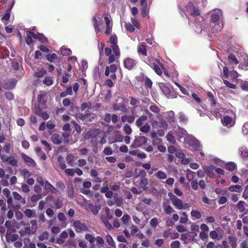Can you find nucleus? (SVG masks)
<instances>
[{
	"mask_svg": "<svg viewBox=\"0 0 248 248\" xmlns=\"http://www.w3.org/2000/svg\"><path fill=\"white\" fill-rule=\"evenodd\" d=\"M96 244L99 248H101L103 246L104 243V239L101 236H97L96 238Z\"/></svg>",
	"mask_w": 248,
	"mask_h": 248,
	"instance_id": "57",
	"label": "nucleus"
},
{
	"mask_svg": "<svg viewBox=\"0 0 248 248\" xmlns=\"http://www.w3.org/2000/svg\"><path fill=\"white\" fill-rule=\"evenodd\" d=\"M207 95L208 96L209 100L211 102V105L212 106L216 105L217 103L216 100L215 98L213 93L211 92H208L207 93Z\"/></svg>",
	"mask_w": 248,
	"mask_h": 248,
	"instance_id": "38",
	"label": "nucleus"
},
{
	"mask_svg": "<svg viewBox=\"0 0 248 248\" xmlns=\"http://www.w3.org/2000/svg\"><path fill=\"white\" fill-rule=\"evenodd\" d=\"M163 208L165 213L168 215L175 212L173 208L169 204L168 200L163 202Z\"/></svg>",
	"mask_w": 248,
	"mask_h": 248,
	"instance_id": "17",
	"label": "nucleus"
},
{
	"mask_svg": "<svg viewBox=\"0 0 248 248\" xmlns=\"http://www.w3.org/2000/svg\"><path fill=\"white\" fill-rule=\"evenodd\" d=\"M236 167V164L234 162H228L225 164L226 169L230 171H233L235 170Z\"/></svg>",
	"mask_w": 248,
	"mask_h": 248,
	"instance_id": "30",
	"label": "nucleus"
},
{
	"mask_svg": "<svg viewBox=\"0 0 248 248\" xmlns=\"http://www.w3.org/2000/svg\"><path fill=\"white\" fill-rule=\"evenodd\" d=\"M148 119V117L146 115H142L140 116L136 121V125L138 127H140V126H142V124H143V122L145 121H146Z\"/></svg>",
	"mask_w": 248,
	"mask_h": 248,
	"instance_id": "23",
	"label": "nucleus"
},
{
	"mask_svg": "<svg viewBox=\"0 0 248 248\" xmlns=\"http://www.w3.org/2000/svg\"><path fill=\"white\" fill-rule=\"evenodd\" d=\"M129 98L130 99V104L134 107V109H135L140 104V100L133 97H130Z\"/></svg>",
	"mask_w": 248,
	"mask_h": 248,
	"instance_id": "33",
	"label": "nucleus"
},
{
	"mask_svg": "<svg viewBox=\"0 0 248 248\" xmlns=\"http://www.w3.org/2000/svg\"><path fill=\"white\" fill-rule=\"evenodd\" d=\"M74 155L72 154H69L67 155L66 159V161L67 162V164L69 165L72 166H73V162L74 161Z\"/></svg>",
	"mask_w": 248,
	"mask_h": 248,
	"instance_id": "60",
	"label": "nucleus"
},
{
	"mask_svg": "<svg viewBox=\"0 0 248 248\" xmlns=\"http://www.w3.org/2000/svg\"><path fill=\"white\" fill-rule=\"evenodd\" d=\"M46 70L43 68H41L35 73V76L37 78H41L46 74Z\"/></svg>",
	"mask_w": 248,
	"mask_h": 248,
	"instance_id": "56",
	"label": "nucleus"
},
{
	"mask_svg": "<svg viewBox=\"0 0 248 248\" xmlns=\"http://www.w3.org/2000/svg\"><path fill=\"white\" fill-rule=\"evenodd\" d=\"M106 239L108 243L111 247H116L115 243L113 241L112 237L109 234H107L106 236Z\"/></svg>",
	"mask_w": 248,
	"mask_h": 248,
	"instance_id": "48",
	"label": "nucleus"
},
{
	"mask_svg": "<svg viewBox=\"0 0 248 248\" xmlns=\"http://www.w3.org/2000/svg\"><path fill=\"white\" fill-rule=\"evenodd\" d=\"M202 169L204 170L205 174L209 177V178H214L215 177V174L214 171H215V166L211 165H204L202 166Z\"/></svg>",
	"mask_w": 248,
	"mask_h": 248,
	"instance_id": "8",
	"label": "nucleus"
},
{
	"mask_svg": "<svg viewBox=\"0 0 248 248\" xmlns=\"http://www.w3.org/2000/svg\"><path fill=\"white\" fill-rule=\"evenodd\" d=\"M49 233L45 231L43 232L41 235L39 236V240L40 241H44V240H47L48 238Z\"/></svg>",
	"mask_w": 248,
	"mask_h": 248,
	"instance_id": "53",
	"label": "nucleus"
},
{
	"mask_svg": "<svg viewBox=\"0 0 248 248\" xmlns=\"http://www.w3.org/2000/svg\"><path fill=\"white\" fill-rule=\"evenodd\" d=\"M123 130L124 133L127 135H130L132 132L130 126L127 124H126L124 125Z\"/></svg>",
	"mask_w": 248,
	"mask_h": 248,
	"instance_id": "49",
	"label": "nucleus"
},
{
	"mask_svg": "<svg viewBox=\"0 0 248 248\" xmlns=\"http://www.w3.org/2000/svg\"><path fill=\"white\" fill-rule=\"evenodd\" d=\"M42 198V196L41 194H33L31 197V201L32 202H35L38 201L39 200Z\"/></svg>",
	"mask_w": 248,
	"mask_h": 248,
	"instance_id": "63",
	"label": "nucleus"
},
{
	"mask_svg": "<svg viewBox=\"0 0 248 248\" xmlns=\"http://www.w3.org/2000/svg\"><path fill=\"white\" fill-rule=\"evenodd\" d=\"M58 163L59 165V166L62 170L65 169L66 166L61 156H60L58 158Z\"/></svg>",
	"mask_w": 248,
	"mask_h": 248,
	"instance_id": "55",
	"label": "nucleus"
},
{
	"mask_svg": "<svg viewBox=\"0 0 248 248\" xmlns=\"http://www.w3.org/2000/svg\"><path fill=\"white\" fill-rule=\"evenodd\" d=\"M12 67L15 71H17L19 69V63L16 59L11 60Z\"/></svg>",
	"mask_w": 248,
	"mask_h": 248,
	"instance_id": "40",
	"label": "nucleus"
},
{
	"mask_svg": "<svg viewBox=\"0 0 248 248\" xmlns=\"http://www.w3.org/2000/svg\"><path fill=\"white\" fill-rule=\"evenodd\" d=\"M12 148V145L9 142H6L4 146L3 149L6 153H9L11 149Z\"/></svg>",
	"mask_w": 248,
	"mask_h": 248,
	"instance_id": "61",
	"label": "nucleus"
},
{
	"mask_svg": "<svg viewBox=\"0 0 248 248\" xmlns=\"http://www.w3.org/2000/svg\"><path fill=\"white\" fill-rule=\"evenodd\" d=\"M124 63L126 68L130 70L136 64L137 62L134 59L128 58L124 60Z\"/></svg>",
	"mask_w": 248,
	"mask_h": 248,
	"instance_id": "14",
	"label": "nucleus"
},
{
	"mask_svg": "<svg viewBox=\"0 0 248 248\" xmlns=\"http://www.w3.org/2000/svg\"><path fill=\"white\" fill-rule=\"evenodd\" d=\"M61 52L62 56H68L72 54V51L70 49L62 47L61 48Z\"/></svg>",
	"mask_w": 248,
	"mask_h": 248,
	"instance_id": "43",
	"label": "nucleus"
},
{
	"mask_svg": "<svg viewBox=\"0 0 248 248\" xmlns=\"http://www.w3.org/2000/svg\"><path fill=\"white\" fill-rule=\"evenodd\" d=\"M245 202L243 201H239L236 205L237 208L242 212L245 211V208L244 207Z\"/></svg>",
	"mask_w": 248,
	"mask_h": 248,
	"instance_id": "59",
	"label": "nucleus"
},
{
	"mask_svg": "<svg viewBox=\"0 0 248 248\" xmlns=\"http://www.w3.org/2000/svg\"><path fill=\"white\" fill-rule=\"evenodd\" d=\"M27 33H30L31 34L32 37L35 39H38L40 42L43 43H46L48 42V39L46 36H45L43 33H35L33 32L28 31Z\"/></svg>",
	"mask_w": 248,
	"mask_h": 248,
	"instance_id": "10",
	"label": "nucleus"
},
{
	"mask_svg": "<svg viewBox=\"0 0 248 248\" xmlns=\"http://www.w3.org/2000/svg\"><path fill=\"white\" fill-rule=\"evenodd\" d=\"M239 154L243 158L248 157V149L245 146L241 147L239 149Z\"/></svg>",
	"mask_w": 248,
	"mask_h": 248,
	"instance_id": "24",
	"label": "nucleus"
},
{
	"mask_svg": "<svg viewBox=\"0 0 248 248\" xmlns=\"http://www.w3.org/2000/svg\"><path fill=\"white\" fill-rule=\"evenodd\" d=\"M148 139L144 136H135L133 143L132 146L133 147H140L146 144Z\"/></svg>",
	"mask_w": 248,
	"mask_h": 248,
	"instance_id": "5",
	"label": "nucleus"
},
{
	"mask_svg": "<svg viewBox=\"0 0 248 248\" xmlns=\"http://www.w3.org/2000/svg\"><path fill=\"white\" fill-rule=\"evenodd\" d=\"M17 80L15 78L8 79L5 81L4 88L6 89H12L16 87Z\"/></svg>",
	"mask_w": 248,
	"mask_h": 248,
	"instance_id": "15",
	"label": "nucleus"
},
{
	"mask_svg": "<svg viewBox=\"0 0 248 248\" xmlns=\"http://www.w3.org/2000/svg\"><path fill=\"white\" fill-rule=\"evenodd\" d=\"M67 193L69 198H72L74 197V190L72 185L68 186Z\"/></svg>",
	"mask_w": 248,
	"mask_h": 248,
	"instance_id": "58",
	"label": "nucleus"
},
{
	"mask_svg": "<svg viewBox=\"0 0 248 248\" xmlns=\"http://www.w3.org/2000/svg\"><path fill=\"white\" fill-rule=\"evenodd\" d=\"M24 214L25 216L28 218L33 217L36 216L35 212H33L32 210L30 209H26L24 211Z\"/></svg>",
	"mask_w": 248,
	"mask_h": 248,
	"instance_id": "39",
	"label": "nucleus"
},
{
	"mask_svg": "<svg viewBox=\"0 0 248 248\" xmlns=\"http://www.w3.org/2000/svg\"><path fill=\"white\" fill-rule=\"evenodd\" d=\"M226 44L228 46V50L229 51H237V46H235V37L234 36L228 38L226 41Z\"/></svg>",
	"mask_w": 248,
	"mask_h": 248,
	"instance_id": "7",
	"label": "nucleus"
},
{
	"mask_svg": "<svg viewBox=\"0 0 248 248\" xmlns=\"http://www.w3.org/2000/svg\"><path fill=\"white\" fill-rule=\"evenodd\" d=\"M18 235L14 233L11 234L9 232V230H7L6 233V239L7 241L14 242L18 238Z\"/></svg>",
	"mask_w": 248,
	"mask_h": 248,
	"instance_id": "22",
	"label": "nucleus"
},
{
	"mask_svg": "<svg viewBox=\"0 0 248 248\" xmlns=\"http://www.w3.org/2000/svg\"><path fill=\"white\" fill-rule=\"evenodd\" d=\"M73 227L77 232H81L83 231H88V226L84 223H82L79 220H76L73 223Z\"/></svg>",
	"mask_w": 248,
	"mask_h": 248,
	"instance_id": "6",
	"label": "nucleus"
},
{
	"mask_svg": "<svg viewBox=\"0 0 248 248\" xmlns=\"http://www.w3.org/2000/svg\"><path fill=\"white\" fill-rule=\"evenodd\" d=\"M155 175L159 179H165L167 177V174L162 170L158 171L155 174Z\"/></svg>",
	"mask_w": 248,
	"mask_h": 248,
	"instance_id": "41",
	"label": "nucleus"
},
{
	"mask_svg": "<svg viewBox=\"0 0 248 248\" xmlns=\"http://www.w3.org/2000/svg\"><path fill=\"white\" fill-rule=\"evenodd\" d=\"M228 189L232 192L240 193L242 190V186L239 185L231 186L228 187Z\"/></svg>",
	"mask_w": 248,
	"mask_h": 248,
	"instance_id": "27",
	"label": "nucleus"
},
{
	"mask_svg": "<svg viewBox=\"0 0 248 248\" xmlns=\"http://www.w3.org/2000/svg\"><path fill=\"white\" fill-rule=\"evenodd\" d=\"M221 121L223 124L228 127L232 126L234 124L232 118L228 115L224 116L221 119Z\"/></svg>",
	"mask_w": 248,
	"mask_h": 248,
	"instance_id": "12",
	"label": "nucleus"
},
{
	"mask_svg": "<svg viewBox=\"0 0 248 248\" xmlns=\"http://www.w3.org/2000/svg\"><path fill=\"white\" fill-rule=\"evenodd\" d=\"M35 113L39 116H41L42 118L45 120H47L49 118L48 114L46 111L41 112L40 110H39V111H36Z\"/></svg>",
	"mask_w": 248,
	"mask_h": 248,
	"instance_id": "54",
	"label": "nucleus"
},
{
	"mask_svg": "<svg viewBox=\"0 0 248 248\" xmlns=\"http://www.w3.org/2000/svg\"><path fill=\"white\" fill-rule=\"evenodd\" d=\"M45 189L47 192H50L53 194L58 192L57 189L47 180L45 181Z\"/></svg>",
	"mask_w": 248,
	"mask_h": 248,
	"instance_id": "16",
	"label": "nucleus"
},
{
	"mask_svg": "<svg viewBox=\"0 0 248 248\" xmlns=\"http://www.w3.org/2000/svg\"><path fill=\"white\" fill-rule=\"evenodd\" d=\"M113 108L115 111H121L123 112H127L128 111L127 108L124 105L114 104Z\"/></svg>",
	"mask_w": 248,
	"mask_h": 248,
	"instance_id": "25",
	"label": "nucleus"
},
{
	"mask_svg": "<svg viewBox=\"0 0 248 248\" xmlns=\"http://www.w3.org/2000/svg\"><path fill=\"white\" fill-rule=\"evenodd\" d=\"M144 84L147 88H151L152 86L153 83L149 78L146 77L144 79Z\"/></svg>",
	"mask_w": 248,
	"mask_h": 248,
	"instance_id": "64",
	"label": "nucleus"
},
{
	"mask_svg": "<svg viewBox=\"0 0 248 248\" xmlns=\"http://www.w3.org/2000/svg\"><path fill=\"white\" fill-rule=\"evenodd\" d=\"M52 142L56 145L60 144L62 142V138L58 133L53 134L51 137Z\"/></svg>",
	"mask_w": 248,
	"mask_h": 248,
	"instance_id": "20",
	"label": "nucleus"
},
{
	"mask_svg": "<svg viewBox=\"0 0 248 248\" xmlns=\"http://www.w3.org/2000/svg\"><path fill=\"white\" fill-rule=\"evenodd\" d=\"M21 157L27 165L29 167H34L36 166V163L35 161L25 154L22 153L21 154Z\"/></svg>",
	"mask_w": 248,
	"mask_h": 248,
	"instance_id": "11",
	"label": "nucleus"
},
{
	"mask_svg": "<svg viewBox=\"0 0 248 248\" xmlns=\"http://www.w3.org/2000/svg\"><path fill=\"white\" fill-rule=\"evenodd\" d=\"M101 220L108 230H110L112 229V226L111 224L108 222V219L107 218H106L105 217H101Z\"/></svg>",
	"mask_w": 248,
	"mask_h": 248,
	"instance_id": "34",
	"label": "nucleus"
},
{
	"mask_svg": "<svg viewBox=\"0 0 248 248\" xmlns=\"http://www.w3.org/2000/svg\"><path fill=\"white\" fill-rule=\"evenodd\" d=\"M229 62L232 64L237 65L239 63V61L235 55L233 53H230L228 56Z\"/></svg>",
	"mask_w": 248,
	"mask_h": 248,
	"instance_id": "28",
	"label": "nucleus"
},
{
	"mask_svg": "<svg viewBox=\"0 0 248 248\" xmlns=\"http://www.w3.org/2000/svg\"><path fill=\"white\" fill-rule=\"evenodd\" d=\"M101 209V206L89 203L87 204L86 210L91 212L94 215H97Z\"/></svg>",
	"mask_w": 248,
	"mask_h": 248,
	"instance_id": "9",
	"label": "nucleus"
},
{
	"mask_svg": "<svg viewBox=\"0 0 248 248\" xmlns=\"http://www.w3.org/2000/svg\"><path fill=\"white\" fill-rule=\"evenodd\" d=\"M35 151L38 156H39L41 159L43 160H45L46 159V154L42 152V149L40 147H37L35 148Z\"/></svg>",
	"mask_w": 248,
	"mask_h": 248,
	"instance_id": "29",
	"label": "nucleus"
},
{
	"mask_svg": "<svg viewBox=\"0 0 248 248\" xmlns=\"http://www.w3.org/2000/svg\"><path fill=\"white\" fill-rule=\"evenodd\" d=\"M111 48L115 56L119 58L120 55V52L118 46H112Z\"/></svg>",
	"mask_w": 248,
	"mask_h": 248,
	"instance_id": "45",
	"label": "nucleus"
},
{
	"mask_svg": "<svg viewBox=\"0 0 248 248\" xmlns=\"http://www.w3.org/2000/svg\"><path fill=\"white\" fill-rule=\"evenodd\" d=\"M150 7H148L147 5L141 6L140 11L141 15L142 17H145L149 14Z\"/></svg>",
	"mask_w": 248,
	"mask_h": 248,
	"instance_id": "31",
	"label": "nucleus"
},
{
	"mask_svg": "<svg viewBox=\"0 0 248 248\" xmlns=\"http://www.w3.org/2000/svg\"><path fill=\"white\" fill-rule=\"evenodd\" d=\"M80 192L86 195L89 198H92L93 196V192L90 189H81Z\"/></svg>",
	"mask_w": 248,
	"mask_h": 248,
	"instance_id": "36",
	"label": "nucleus"
},
{
	"mask_svg": "<svg viewBox=\"0 0 248 248\" xmlns=\"http://www.w3.org/2000/svg\"><path fill=\"white\" fill-rule=\"evenodd\" d=\"M242 57L243 58L244 62L242 63H241L239 66L238 67L240 69H242L244 70H248V56L246 54H244Z\"/></svg>",
	"mask_w": 248,
	"mask_h": 248,
	"instance_id": "18",
	"label": "nucleus"
},
{
	"mask_svg": "<svg viewBox=\"0 0 248 248\" xmlns=\"http://www.w3.org/2000/svg\"><path fill=\"white\" fill-rule=\"evenodd\" d=\"M53 83L52 78L51 77H46L43 80V83L47 86L51 85Z\"/></svg>",
	"mask_w": 248,
	"mask_h": 248,
	"instance_id": "52",
	"label": "nucleus"
},
{
	"mask_svg": "<svg viewBox=\"0 0 248 248\" xmlns=\"http://www.w3.org/2000/svg\"><path fill=\"white\" fill-rule=\"evenodd\" d=\"M32 231L30 227H27L25 228V230L24 232H22L21 231H20V234L21 236H24L25 234L30 235L31 234H32Z\"/></svg>",
	"mask_w": 248,
	"mask_h": 248,
	"instance_id": "51",
	"label": "nucleus"
},
{
	"mask_svg": "<svg viewBox=\"0 0 248 248\" xmlns=\"http://www.w3.org/2000/svg\"><path fill=\"white\" fill-rule=\"evenodd\" d=\"M7 163L12 166H16L17 165V160L14 156H10Z\"/></svg>",
	"mask_w": 248,
	"mask_h": 248,
	"instance_id": "35",
	"label": "nucleus"
},
{
	"mask_svg": "<svg viewBox=\"0 0 248 248\" xmlns=\"http://www.w3.org/2000/svg\"><path fill=\"white\" fill-rule=\"evenodd\" d=\"M99 135V130L97 129L90 130L85 135V139H91L92 144H96L98 141L97 137Z\"/></svg>",
	"mask_w": 248,
	"mask_h": 248,
	"instance_id": "4",
	"label": "nucleus"
},
{
	"mask_svg": "<svg viewBox=\"0 0 248 248\" xmlns=\"http://www.w3.org/2000/svg\"><path fill=\"white\" fill-rule=\"evenodd\" d=\"M191 215L192 217H194L196 219H200L202 217L200 212L198 210H192L191 212Z\"/></svg>",
	"mask_w": 248,
	"mask_h": 248,
	"instance_id": "50",
	"label": "nucleus"
},
{
	"mask_svg": "<svg viewBox=\"0 0 248 248\" xmlns=\"http://www.w3.org/2000/svg\"><path fill=\"white\" fill-rule=\"evenodd\" d=\"M229 243L232 247V248H237V242L238 239L234 236L230 235L228 236Z\"/></svg>",
	"mask_w": 248,
	"mask_h": 248,
	"instance_id": "21",
	"label": "nucleus"
},
{
	"mask_svg": "<svg viewBox=\"0 0 248 248\" xmlns=\"http://www.w3.org/2000/svg\"><path fill=\"white\" fill-rule=\"evenodd\" d=\"M151 126L148 123H146L140 127V130L144 133H147L150 130Z\"/></svg>",
	"mask_w": 248,
	"mask_h": 248,
	"instance_id": "37",
	"label": "nucleus"
},
{
	"mask_svg": "<svg viewBox=\"0 0 248 248\" xmlns=\"http://www.w3.org/2000/svg\"><path fill=\"white\" fill-rule=\"evenodd\" d=\"M159 87L163 94L167 97L175 98L177 97L176 92L169 83H160Z\"/></svg>",
	"mask_w": 248,
	"mask_h": 248,
	"instance_id": "2",
	"label": "nucleus"
},
{
	"mask_svg": "<svg viewBox=\"0 0 248 248\" xmlns=\"http://www.w3.org/2000/svg\"><path fill=\"white\" fill-rule=\"evenodd\" d=\"M138 52L139 54H141L143 56L147 55V50L145 43L142 42L138 46Z\"/></svg>",
	"mask_w": 248,
	"mask_h": 248,
	"instance_id": "19",
	"label": "nucleus"
},
{
	"mask_svg": "<svg viewBox=\"0 0 248 248\" xmlns=\"http://www.w3.org/2000/svg\"><path fill=\"white\" fill-rule=\"evenodd\" d=\"M10 14L11 12H9V10H6V13L1 17V20L4 25H7L8 24V21L10 17Z\"/></svg>",
	"mask_w": 248,
	"mask_h": 248,
	"instance_id": "32",
	"label": "nucleus"
},
{
	"mask_svg": "<svg viewBox=\"0 0 248 248\" xmlns=\"http://www.w3.org/2000/svg\"><path fill=\"white\" fill-rule=\"evenodd\" d=\"M98 173L95 169H92L91 170V176L92 177L94 178V182L95 183H101L102 180L100 178L98 177Z\"/></svg>",
	"mask_w": 248,
	"mask_h": 248,
	"instance_id": "26",
	"label": "nucleus"
},
{
	"mask_svg": "<svg viewBox=\"0 0 248 248\" xmlns=\"http://www.w3.org/2000/svg\"><path fill=\"white\" fill-rule=\"evenodd\" d=\"M130 219V217L127 214L124 215L121 218V220L125 226H127L129 225V221Z\"/></svg>",
	"mask_w": 248,
	"mask_h": 248,
	"instance_id": "44",
	"label": "nucleus"
},
{
	"mask_svg": "<svg viewBox=\"0 0 248 248\" xmlns=\"http://www.w3.org/2000/svg\"><path fill=\"white\" fill-rule=\"evenodd\" d=\"M145 62L147 63L151 68H153L155 72L158 75L160 76L162 74V70L156 63L151 62L149 59L147 61H145Z\"/></svg>",
	"mask_w": 248,
	"mask_h": 248,
	"instance_id": "13",
	"label": "nucleus"
},
{
	"mask_svg": "<svg viewBox=\"0 0 248 248\" xmlns=\"http://www.w3.org/2000/svg\"><path fill=\"white\" fill-rule=\"evenodd\" d=\"M188 221V217L186 213L185 212L182 213V216L180 218V223L181 224H185Z\"/></svg>",
	"mask_w": 248,
	"mask_h": 248,
	"instance_id": "46",
	"label": "nucleus"
},
{
	"mask_svg": "<svg viewBox=\"0 0 248 248\" xmlns=\"http://www.w3.org/2000/svg\"><path fill=\"white\" fill-rule=\"evenodd\" d=\"M185 142L188 147H191L195 150L200 147V142L192 135H187L185 138Z\"/></svg>",
	"mask_w": 248,
	"mask_h": 248,
	"instance_id": "3",
	"label": "nucleus"
},
{
	"mask_svg": "<svg viewBox=\"0 0 248 248\" xmlns=\"http://www.w3.org/2000/svg\"><path fill=\"white\" fill-rule=\"evenodd\" d=\"M32 36L31 34L27 33V36L25 38V41L27 45L30 46L33 43V40L32 39Z\"/></svg>",
	"mask_w": 248,
	"mask_h": 248,
	"instance_id": "62",
	"label": "nucleus"
},
{
	"mask_svg": "<svg viewBox=\"0 0 248 248\" xmlns=\"http://www.w3.org/2000/svg\"><path fill=\"white\" fill-rule=\"evenodd\" d=\"M46 58L48 61L53 62L55 60L57 59V55L55 53L48 54L47 55Z\"/></svg>",
	"mask_w": 248,
	"mask_h": 248,
	"instance_id": "47",
	"label": "nucleus"
},
{
	"mask_svg": "<svg viewBox=\"0 0 248 248\" xmlns=\"http://www.w3.org/2000/svg\"><path fill=\"white\" fill-rule=\"evenodd\" d=\"M185 15L187 17L189 23L194 20L195 31L198 34L202 32L217 33L220 31L224 27V18L222 11L219 9H215L210 13V21L208 24L204 25L205 21L200 16L198 7L194 6L192 2H189L186 6Z\"/></svg>",
	"mask_w": 248,
	"mask_h": 248,
	"instance_id": "1",
	"label": "nucleus"
},
{
	"mask_svg": "<svg viewBox=\"0 0 248 248\" xmlns=\"http://www.w3.org/2000/svg\"><path fill=\"white\" fill-rule=\"evenodd\" d=\"M182 201L179 199H178L176 201H175L174 202L172 203L173 205L178 210L183 209V207H182Z\"/></svg>",
	"mask_w": 248,
	"mask_h": 248,
	"instance_id": "42",
	"label": "nucleus"
}]
</instances>
